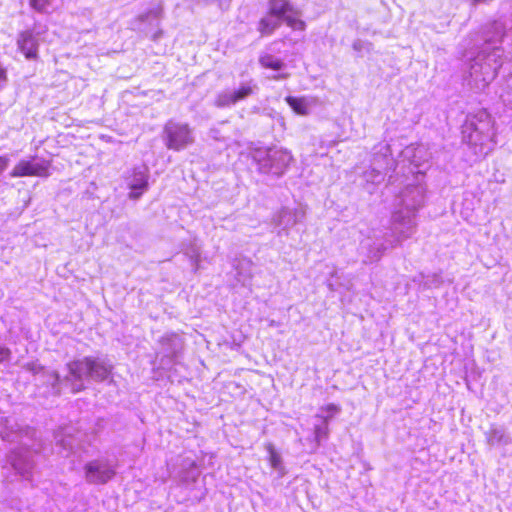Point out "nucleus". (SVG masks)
<instances>
[{"instance_id": "1", "label": "nucleus", "mask_w": 512, "mask_h": 512, "mask_svg": "<svg viewBox=\"0 0 512 512\" xmlns=\"http://www.w3.org/2000/svg\"><path fill=\"white\" fill-rule=\"evenodd\" d=\"M506 21L491 23L485 32V43L477 54L469 59L468 85L475 91L485 90L495 79L504 61L503 49L497 45L506 34Z\"/></svg>"}, {"instance_id": "2", "label": "nucleus", "mask_w": 512, "mask_h": 512, "mask_svg": "<svg viewBox=\"0 0 512 512\" xmlns=\"http://www.w3.org/2000/svg\"><path fill=\"white\" fill-rule=\"evenodd\" d=\"M495 120L491 114L480 109L469 114L462 126V139L477 157H485L497 144Z\"/></svg>"}, {"instance_id": "3", "label": "nucleus", "mask_w": 512, "mask_h": 512, "mask_svg": "<svg viewBox=\"0 0 512 512\" xmlns=\"http://www.w3.org/2000/svg\"><path fill=\"white\" fill-rule=\"evenodd\" d=\"M252 158L261 173L281 175L292 162L290 151L285 148H260L256 149Z\"/></svg>"}, {"instance_id": "4", "label": "nucleus", "mask_w": 512, "mask_h": 512, "mask_svg": "<svg viewBox=\"0 0 512 512\" xmlns=\"http://www.w3.org/2000/svg\"><path fill=\"white\" fill-rule=\"evenodd\" d=\"M164 133L168 149L180 151L194 142L192 129L186 123L170 120L164 127Z\"/></svg>"}, {"instance_id": "5", "label": "nucleus", "mask_w": 512, "mask_h": 512, "mask_svg": "<svg viewBox=\"0 0 512 512\" xmlns=\"http://www.w3.org/2000/svg\"><path fill=\"white\" fill-rule=\"evenodd\" d=\"M258 90L254 80L242 82L238 88L220 92L215 98V106L219 108L229 107L252 96Z\"/></svg>"}, {"instance_id": "6", "label": "nucleus", "mask_w": 512, "mask_h": 512, "mask_svg": "<svg viewBox=\"0 0 512 512\" xmlns=\"http://www.w3.org/2000/svg\"><path fill=\"white\" fill-rule=\"evenodd\" d=\"M269 12L282 18L294 30L305 29V23L299 18L300 13L287 0H270Z\"/></svg>"}, {"instance_id": "7", "label": "nucleus", "mask_w": 512, "mask_h": 512, "mask_svg": "<svg viewBox=\"0 0 512 512\" xmlns=\"http://www.w3.org/2000/svg\"><path fill=\"white\" fill-rule=\"evenodd\" d=\"M402 157L410 162V172L415 174L416 178H418L419 175H423L431 158V154L424 145H411L402 151Z\"/></svg>"}, {"instance_id": "8", "label": "nucleus", "mask_w": 512, "mask_h": 512, "mask_svg": "<svg viewBox=\"0 0 512 512\" xmlns=\"http://www.w3.org/2000/svg\"><path fill=\"white\" fill-rule=\"evenodd\" d=\"M49 163L45 160L33 158L20 161L13 169V176H47Z\"/></svg>"}, {"instance_id": "9", "label": "nucleus", "mask_w": 512, "mask_h": 512, "mask_svg": "<svg viewBox=\"0 0 512 512\" xmlns=\"http://www.w3.org/2000/svg\"><path fill=\"white\" fill-rule=\"evenodd\" d=\"M67 366L70 375L76 380L90 376L101 368V365L92 357L70 361Z\"/></svg>"}, {"instance_id": "10", "label": "nucleus", "mask_w": 512, "mask_h": 512, "mask_svg": "<svg viewBox=\"0 0 512 512\" xmlns=\"http://www.w3.org/2000/svg\"><path fill=\"white\" fill-rule=\"evenodd\" d=\"M393 159L387 155L377 156L373 160V167L365 172V179L371 183H380L384 176L392 169Z\"/></svg>"}, {"instance_id": "11", "label": "nucleus", "mask_w": 512, "mask_h": 512, "mask_svg": "<svg viewBox=\"0 0 512 512\" xmlns=\"http://www.w3.org/2000/svg\"><path fill=\"white\" fill-rule=\"evenodd\" d=\"M126 187L131 190H144L148 188V168L140 166L134 168L125 176Z\"/></svg>"}, {"instance_id": "12", "label": "nucleus", "mask_w": 512, "mask_h": 512, "mask_svg": "<svg viewBox=\"0 0 512 512\" xmlns=\"http://www.w3.org/2000/svg\"><path fill=\"white\" fill-rule=\"evenodd\" d=\"M85 470L88 481L94 484H104L115 476L112 468L102 469L96 462H89Z\"/></svg>"}, {"instance_id": "13", "label": "nucleus", "mask_w": 512, "mask_h": 512, "mask_svg": "<svg viewBox=\"0 0 512 512\" xmlns=\"http://www.w3.org/2000/svg\"><path fill=\"white\" fill-rule=\"evenodd\" d=\"M18 47L28 59L37 57L38 42L36 37L30 31L22 32L18 38Z\"/></svg>"}, {"instance_id": "14", "label": "nucleus", "mask_w": 512, "mask_h": 512, "mask_svg": "<svg viewBox=\"0 0 512 512\" xmlns=\"http://www.w3.org/2000/svg\"><path fill=\"white\" fill-rule=\"evenodd\" d=\"M285 100L296 114L302 116L308 115L311 106L314 104V99L311 97L287 96Z\"/></svg>"}, {"instance_id": "15", "label": "nucleus", "mask_w": 512, "mask_h": 512, "mask_svg": "<svg viewBox=\"0 0 512 512\" xmlns=\"http://www.w3.org/2000/svg\"><path fill=\"white\" fill-rule=\"evenodd\" d=\"M281 20L283 19L269 13L268 16L260 20L258 30L262 35H269L280 26Z\"/></svg>"}, {"instance_id": "16", "label": "nucleus", "mask_w": 512, "mask_h": 512, "mask_svg": "<svg viewBox=\"0 0 512 512\" xmlns=\"http://www.w3.org/2000/svg\"><path fill=\"white\" fill-rule=\"evenodd\" d=\"M499 97L506 107L512 109V73L501 84Z\"/></svg>"}, {"instance_id": "17", "label": "nucleus", "mask_w": 512, "mask_h": 512, "mask_svg": "<svg viewBox=\"0 0 512 512\" xmlns=\"http://www.w3.org/2000/svg\"><path fill=\"white\" fill-rule=\"evenodd\" d=\"M259 62L263 67L273 70H281L284 67V63L279 58L269 54L261 56Z\"/></svg>"}, {"instance_id": "18", "label": "nucleus", "mask_w": 512, "mask_h": 512, "mask_svg": "<svg viewBox=\"0 0 512 512\" xmlns=\"http://www.w3.org/2000/svg\"><path fill=\"white\" fill-rule=\"evenodd\" d=\"M329 434V428H328V422L327 418H324L323 424L321 426L315 427V439L317 443L319 444L322 439L327 438Z\"/></svg>"}, {"instance_id": "19", "label": "nucleus", "mask_w": 512, "mask_h": 512, "mask_svg": "<svg viewBox=\"0 0 512 512\" xmlns=\"http://www.w3.org/2000/svg\"><path fill=\"white\" fill-rule=\"evenodd\" d=\"M267 450L269 453V461L273 468H278L281 464V456L280 454L275 450L274 446L272 444L267 445Z\"/></svg>"}, {"instance_id": "20", "label": "nucleus", "mask_w": 512, "mask_h": 512, "mask_svg": "<svg viewBox=\"0 0 512 512\" xmlns=\"http://www.w3.org/2000/svg\"><path fill=\"white\" fill-rule=\"evenodd\" d=\"M54 0H29L30 6L38 12H46Z\"/></svg>"}, {"instance_id": "21", "label": "nucleus", "mask_w": 512, "mask_h": 512, "mask_svg": "<svg viewBox=\"0 0 512 512\" xmlns=\"http://www.w3.org/2000/svg\"><path fill=\"white\" fill-rule=\"evenodd\" d=\"M161 13H162V7L157 6L156 8H153V9L149 10L148 12L141 14L138 17V20L141 22H144V21L148 20L149 18L157 19L160 17Z\"/></svg>"}, {"instance_id": "22", "label": "nucleus", "mask_w": 512, "mask_h": 512, "mask_svg": "<svg viewBox=\"0 0 512 512\" xmlns=\"http://www.w3.org/2000/svg\"><path fill=\"white\" fill-rule=\"evenodd\" d=\"M321 410L327 413L326 416H321L322 420H324V418H327L328 420L329 418L333 417L340 410V408L338 405L330 403L323 406Z\"/></svg>"}, {"instance_id": "23", "label": "nucleus", "mask_w": 512, "mask_h": 512, "mask_svg": "<svg viewBox=\"0 0 512 512\" xmlns=\"http://www.w3.org/2000/svg\"><path fill=\"white\" fill-rule=\"evenodd\" d=\"M9 355H10L9 349L0 346V356L7 358V357H9Z\"/></svg>"}, {"instance_id": "24", "label": "nucleus", "mask_w": 512, "mask_h": 512, "mask_svg": "<svg viewBox=\"0 0 512 512\" xmlns=\"http://www.w3.org/2000/svg\"><path fill=\"white\" fill-rule=\"evenodd\" d=\"M7 166V160L0 157V172Z\"/></svg>"}, {"instance_id": "25", "label": "nucleus", "mask_w": 512, "mask_h": 512, "mask_svg": "<svg viewBox=\"0 0 512 512\" xmlns=\"http://www.w3.org/2000/svg\"><path fill=\"white\" fill-rule=\"evenodd\" d=\"M6 79V72L3 68L0 67V82Z\"/></svg>"}, {"instance_id": "26", "label": "nucleus", "mask_w": 512, "mask_h": 512, "mask_svg": "<svg viewBox=\"0 0 512 512\" xmlns=\"http://www.w3.org/2000/svg\"><path fill=\"white\" fill-rule=\"evenodd\" d=\"M286 76H287V75L282 74V75H279V76L275 77V79H282V78H286Z\"/></svg>"}, {"instance_id": "27", "label": "nucleus", "mask_w": 512, "mask_h": 512, "mask_svg": "<svg viewBox=\"0 0 512 512\" xmlns=\"http://www.w3.org/2000/svg\"><path fill=\"white\" fill-rule=\"evenodd\" d=\"M353 47H354V49H356V50H357V49L359 48L358 42H355V43L353 44Z\"/></svg>"}, {"instance_id": "28", "label": "nucleus", "mask_w": 512, "mask_h": 512, "mask_svg": "<svg viewBox=\"0 0 512 512\" xmlns=\"http://www.w3.org/2000/svg\"><path fill=\"white\" fill-rule=\"evenodd\" d=\"M396 167H398V164H395V163L393 162V165H392V169H391V170H395V169H396Z\"/></svg>"}, {"instance_id": "29", "label": "nucleus", "mask_w": 512, "mask_h": 512, "mask_svg": "<svg viewBox=\"0 0 512 512\" xmlns=\"http://www.w3.org/2000/svg\"><path fill=\"white\" fill-rule=\"evenodd\" d=\"M135 196V198H138V196L140 195L139 193H136V194H133Z\"/></svg>"}]
</instances>
